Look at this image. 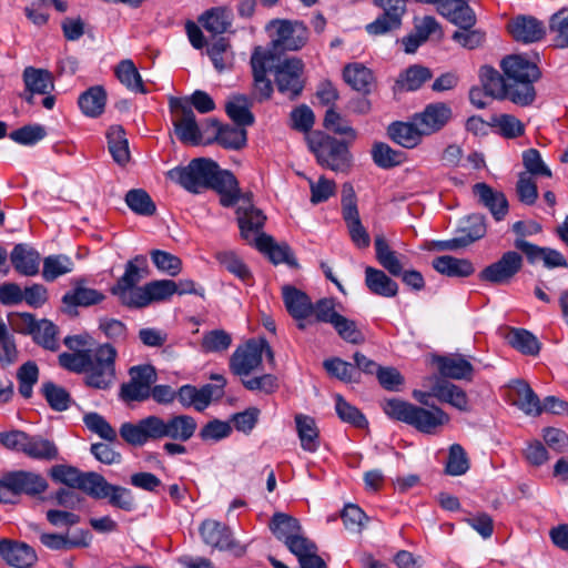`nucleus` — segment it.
<instances>
[{
  "label": "nucleus",
  "mask_w": 568,
  "mask_h": 568,
  "mask_svg": "<svg viewBox=\"0 0 568 568\" xmlns=\"http://www.w3.org/2000/svg\"><path fill=\"white\" fill-rule=\"evenodd\" d=\"M108 149L114 162L124 166L130 161L129 142L121 125H111L106 131Z\"/></svg>",
  "instance_id": "41"
},
{
  "label": "nucleus",
  "mask_w": 568,
  "mask_h": 568,
  "mask_svg": "<svg viewBox=\"0 0 568 568\" xmlns=\"http://www.w3.org/2000/svg\"><path fill=\"white\" fill-rule=\"evenodd\" d=\"M22 78L26 89L30 93V98L27 99L29 102L33 94H49L54 87L51 72L44 69L27 67Z\"/></svg>",
  "instance_id": "37"
},
{
  "label": "nucleus",
  "mask_w": 568,
  "mask_h": 568,
  "mask_svg": "<svg viewBox=\"0 0 568 568\" xmlns=\"http://www.w3.org/2000/svg\"><path fill=\"white\" fill-rule=\"evenodd\" d=\"M255 247L266 254L274 264L286 263L291 266H296L297 262L291 247L287 244H277L273 237L267 234H261L256 239Z\"/></svg>",
  "instance_id": "36"
},
{
  "label": "nucleus",
  "mask_w": 568,
  "mask_h": 568,
  "mask_svg": "<svg viewBox=\"0 0 568 568\" xmlns=\"http://www.w3.org/2000/svg\"><path fill=\"white\" fill-rule=\"evenodd\" d=\"M116 79L134 93H146L142 77L131 59L121 60L114 68Z\"/></svg>",
  "instance_id": "42"
},
{
  "label": "nucleus",
  "mask_w": 568,
  "mask_h": 568,
  "mask_svg": "<svg viewBox=\"0 0 568 568\" xmlns=\"http://www.w3.org/2000/svg\"><path fill=\"white\" fill-rule=\"evenodd\" d=\"M170 109L173 115L175 134L179 140L183 143L199 144L202 134L189 100L171 98Z\"/></svg>",
  "instance_id": "11"
},
{
  "label": "nucleus",
  "mask_w": 568,
  "mask_h": 568,
  "mask_svg": "<svg viewBox=\"0 0 568 568\" xmlns=\"http://www.w3.org/2000/svg\"><path fill=\"white\" fill-rule=\"evenodd\" d=\"M432 78V72L428 68L422 65L409 67L397 80L396 85L406 90H418L426 81Z\"/></svg>",
  "instance_id": "62"
},
{
  "label": "nucleus",
  "mask_w": 568,
  "mask_h": 568,
  "mask_svg": "<svg viewBox=\"0 0 568 568\" xmlns=\"http://www.w3.org/2000/svg\"><path fill=\"white\" fill-rule=\"evenodd\" d=\"M239 227L242 237L248 243L256 245V239L260 237L266 216L263 212L254 207L248 200H243L236 209Z\"/></svg>",
  "instance_id": "16"
},
{
  "label": "nucleus",
  "mask_w": 568,
  "mask_h": 568,
  "mask_svg": "<svg viewBox=\"0 0 568 568\" xmlns=\"http://www.w3.org/2000/svg\"><path fill=\"white\" fill-rule=\"evenodd\" d=\"M448 422V414L440 407L433 405L426 408L415 405L409 426L424 434H436Z\"/></svg>",
  "instance_id": "20"
},
{
  "label": "nucleus",
  "mask_w": 568,
  "mask_h": 568,
  "mask_svg": "<svg viewBox=\"0 0 568 568\" xmlns=\"http://www.w3.org/2000/svg\"><path fill=\"white\" fill-rule=\"evenodd\" d=\"M263 354L274 363V353L265 338H251L237 346L230 357V371L241 378L250 376L262 366Z\"/></svg>",
  "instance_id": "4"
},
{
  "label": "nucleus",
  "mask_w": 568,
  "mask_h": 568,
  "mask_svg": "<svg viewBox=\"0 0 568 568\" xmlns=\"http://www.w3.org/2000/svg\"><path fill=\"white\" fill-rule=\"evenodd\" d=\"M273 71L280 93L286 95L291 100H295L301 95L304 89V80L302 79L304 63L301 59L290 58L280 62L276 57Z\"/></svg>",
  "instance_id": "9"
},
{
  "label": "nucleus",
  "mask_w": 568,
  "mask_h": 568,
  "mask_svg": "<svg viewBox=\"0 0 568 568\" xmlns=\"http://www.w3.org/2000/svg\"><path fill=\"white\" fill-rule=\"evenodd\" d=\"M283 301L290 315L297 321L313 314V303L308 295L293 286L283 287Z\"/></svg>",
  "instance_id": "33"
},
{
  "label": "nucleus",
  "mask_w": 568,
  "mask_h": 568,
  "mask_svg": "<svg viewBox=\"0 0 568 568\" xmlns=\"http://www.w3.org/2000/svg\"><path fill=\"white\" fill-rule=\"evenodd\" d=\"M17 379L19 383V394L23 398H31L33 394V386L39 379L38 365L32 361H28L22 364L17 371Z\"/></svg>",
  "instance_id": "58"
},
{
  "label": "nucleus",
  "mask_w": 568,
  "mask_h": 568,
  "mask_svg": "<svg viewBox=\"0 0 568 568\" xmlns=\"http://www.w3.org/2000/svg\"><path fill=\"white\" fill-rule=\"evenodd\" d=\"M104 298L105 295L98 290L77 285L72 291H69L63 295L62 302L65 306L69 307H89L100 304L104 301Z\"/></svg>",
  "instance_id": "47"
},
{
  "label": "nucleus",
  "mask_w": 568,
  "mask_h": 568,
  "mask_svg": "<svg viewBox=\"0 0 568 568\" xmlns=\"http://www.w3.org/2000/svg\"><path fill=\"white\" fill-rule=\"evenodd\" d=\"M432 264L438 273L447 276L467 277L475 271L470 261L450 255L438 256Z\"/></svg>",
  "instance_id": "43"
},
{
  "label": "nucleus",
  "mask_w": 568,
  "mask_h": 568,
  "mask_svg": "<svg viewBox=\"0 0 568 568\" xmlns=\"http://www.w3.org/2000/svg\"><path fill=\"white\" fill-rule=\"evenodd\" d=\"M121 437L133 446H143L155 438L154 415L142 418L136 424L123 423L120 427Z\"/></svg>",
  "instance_id": "29"
},
{
  "label": "nucleus",
  "mask_w": 568,
  "mask_h": 568,
  "mask_svg": "<svg viewBox=\"0 0 568 568\" xmlns=\"http://www.w3.org/2000/svg\"><path fill=\"white\" fill-rule=\"evenodd\" d=\"M275 61L276 54L272 50L263 47H256L254 49L250 61L253 74L252 99L258 102L271 99L273 84L267 78V72L273 71Z\"/></svg>",
  "instance_id": "7"
},
{
  "label": "nucleus",
  "mask_w": 568,
  "mask_h": 568,
  "mask_svg": "<svg viewBox=\"0 0 568 568\" xmlns=\"http://www.w3.org/2000/svg\"><path fill=\"white\" fill-rule=\"evenodd\" d=\"M245 126L224 125L219 126L215 140L225 149L240 150L247 141Z\"/></svg>",
  "instance_id": "55"
},
{
  "label": "nucleus",
  "mask_w": 568,
  "mask_h": 568,
  "mask_svg": "<svg viewBox=\"0 0 568 568\" xmlns=\"http://www.w3.org/2000/svg\"><path fill=\"white\" fill-rule=\"evenodd\" d=\"M373 1L374 4L382 10V13L365 27L366 32L371 36H384L399 30L403 24V17L407 11L406 0Z\"/></svg>",
  "instance_id": "10"
},
{
  "label": "nucleus",
  "mask_w": 568,
  "mask_h": 568,
  "mask_svg": "<svg viewBox=\"0 0 568 568\" xmlns=\"http://www.w3.org/2000/svg\"><path fill=\"white\" fill-rule=\"evenodd\" d=\"M41 544L51 550H70L73 548H87L90 546L92 535L89 530L79 529L72 536L41 532L39 536Z\"/></svg>",
  "instance_id": "24"
},
{
  "label": "nucleus",
  "mask_w": 568,
  "mask_h": 568,
  "mask_svg": "<svg viewBox=\"0 0 568 568\" xmlns=\"http://www.w3.org/2000/svg\"><path fill=\"white\" fill-rule=\"evenodd\" d=\"M549 30L555 33L557 47L568 48V8H562L550 17Z\"/></svg>",
  "instance_id": "64"
},
{
  "label": "nucleus",
  "mask_w": 568,
  "mask_h": 568,
  "mask_svg": "<svg viewBox=\"0 0 568 568\" xmlns=\"http://www.w3.org/2000/svg\"><path fill=\"white\" fill-rule=\"evenodd\" d=\"M523 265L524 258L520 253L507 251L498 261L486 266L479 273V278L496 285L507 284L521 270Z\"/></svg>",
  "instance_id": "14"
},
{
  "label": "nucleus",
  "mask_w": 568,
  "mask_h": 568,
  "mask_svg": "<svg viewBox=\"0 0 568 568\" xmlns=\"http://www.w3.org/2000/svg\"><path fill=\"white\" fill-rule=\"evenodd\" d=\"M219 263L241 282L251 285L253 276L247 265L232 251H222L215 254Z\"/></svg>",
  "instance_id": "52"
},
{
  "label": "nucleus",
  "mask_w": 568,
  "mask_h": 568,
  "mask_svg": "<svg viewBox=\"0 0 568 568\" xmlns=\"http://www.w3.org/2000/svg\"><path fill=\"white\" fill-rule=\"evenodd\" d=\"M47 479L31 470L7 471L0 478V503L16 504L20 496L37 497L48 489Z\"/></svg>",
  "instance_id": "3"
},
{
  "label": "nucleus",
  "mask_w": 568,
  "mask_h": 568,
  "mask_svg": "<svg viewBox=\"0 0 568 568\" xmlns=\"http://www.w3.org/2000/svg\"><path fill=\"white\" fill-rule=\"evenodd\" d=\"M216 387L206 384L201 388L193 385H183L178 390V399L183 407H194L197 412H203L214 398Z\"/></svg>",
  "instance_id": "28"
},
{
  "label": "nucleus",
  "mask_w": 568,
  "mask_h": 568,
  "mask_svg": "<svg viewBox=\"0 0 568 568\" xmlns=\"http://www.w3.org/2000/svg\"><path fill=\"white\" fill-rule=\"evenodd\" d=\"M0 556L14 568H29L38 560L37 552L31 546L9 539L0 540Z\"/></svg>",
  "instance_id": "21"
},
{
  "label": "nucleus",
  "mask_w": 568,
  "mask_h": 568,
  "mask_svg": "<svg viewBox=\"0 0 568 568\" xmlns=\"http://www.w3.org/2000/svg\"><path fill=\"white\" fill-rule=\"evenodd\" d=\"M175 294V282L172 280H155L136 288L132 301L134 308H142L153 302H163Z\"/></svg>",
  "instance_id": "19"
},
{
  "label": "nucleus",
  "mask_w": 568,
  "mask_h": 568,
  "mask_svg": "<svg viewBox=\"0 0 568 568\" xmlns=\"http://www.w3.org/2000/svg\"><path fill=\"white\" fill-rule=\"evenodd\" d=\"M480 80L483 88L487 90L491 98L508 99L510 101L509 80L504 77L493 67L484 65L480 68Z\"/></svg>",
  "instance_id": "38"
},
{
  "label": "nucleus",
  "mask_w": 568,
  "mask_h": 568,
  "mask_svg": "<svg viewBox=\"0 0 568 568\" xmlns=\"http://www.w3.org/2000/svg\"><path fill=\"white\" fill-rule=\"evenodd\" d=\"M215 162L211 159L197 158L189 162L187 165H179L169 170L166 178L180 185L192 194H199L203 190H207L209 176H212V169Z\"/></svg>",
  "instance_id": "6"
},
{
  "label": "nucleus",
  "mask_w": 568,
  "mask_h": 568,
  "mask_svg": "<svg viewBox=\"0 0 568 568\" xmlns=\"http://www.w3.org/2000/svg\"><path fill=\"white\" fill-rule=\"evenodd\" d=\"M231 12L223 7L211 8L199 18V23L212 34L224 33L231 27Z\"/></svg>",
  "instance_id": "44"
},
{
  "label": "nucleus",
  "mask_w": 568,
  "mask_h": 568,
  "mask_svg": "<svg viewBox=\"0 0 568 568\" xmlns=\"http://www.w3.org/2000/svg\"><path fill=\"white\" fill-rule=\"evenodd\" d=\"M41 394L45 398L49 406L55 412H64L71 405V396L69 392L53 382L42 384Z\"/></svg>",
  "instance_id": "56"
},
{
  "label": "nucleus",
  "mask_w": 568,
  "mask_h": 568,
  "mask_svg": "<svg viewBox=\"0 0 568 568\" xmlns=\"http://www.w3.org/2000/svg\"><path fill=\"white\" fill-rule=\"evenodd\" d=\"M460 237L465 246L483 239L487 232L486 219L481 214H471L465 221L459 230Z\"/></svg>",
  "instance_id": "60"
},
{
  "label": "nucleus",
  "mask_w": 568,
  "mask_h": 568,
  "mask_svg": "<svg viewBox=\"0 0 568 568\" xmlns=\"http://www.w3.org/2000/svg\"><path fill=\"white\" fill-rule=\"evenodd\" d=\"M130 381L120 389L124 402H143L150 397L152 384L156 381V372L152 365H138L129 369Z\"/></svg>",
  "instance_id": "12"
},
{
  "label": "nucleus",
  "mask_w": 568,
  "mask_h": 568,
  "mask_svg": "<svg viewBox=\"0 0 568 568\" xmlns=\"http://www.w3.org/2000/svg\"><path fill=\"white\" fill-rule=\"evenodd\" d=\"M111 488L105 478L94 471L83 474L79 489L94 499H103L108 497V489Z\"/></svg>",
  "instance_id": "61"
},
{
  "label": "nucleus",
  "mask_w": 568,
  "mask_h": 568,
  "mask_svg": "<svg viewBox=\"0 0 568 568\" xmlns=\"http://www.w3.org/2000/svg\"><path fill=\"white\" fill-rule=\"evenodd\" d=\"M434 363L443 379L471 381L474 367L463 355L450 354L434 357Z\"/></svg>",
  "instance_id": "22"
},
{
  "label": "nucleus",
  "mask_w": 568,
  "mask_h": 568,
  "mask_svg": "<svg viewBox=\"0 0 568 568\" xmlns=\"http://www.w3.org/2000/svg\"><path fill=\"white\" fill-rule=\"evenodd\" d=\"M513 389L517 396L516 399H514V405H516L526 415L538 416L542 413L538 396L526 382H515Z\"/></svg>",
  "instance_id": "45"
},
{
  "label": "nucleus",
  "mask_w": 568,
  "mask_h": 568,
  "mask_svg": "<svg viewBox=\"0 0 568 568\" xmlns=\"http://www.w3.org/2000/svg\"><path fill=\"white\" fill-rule=\"evenodd\" d=\"M473 192L478 197L479 203L490 212L496 221H503L506 217L509 204L503 192L495 191L484 182L476 183L473 186Z\"/></svg>",
  "instance_id": "23"
},
{
  "label": "nucleus",
  "mask_w": 568,
  "mask_h": 568,
  "mask_svg": "<svg viewBox=\"0 0 568 568\" xmlns=\"http://www.w3.org/2000/svg\"><path fill=\"white\" fill-rule=\"evenodd\" d=\"M253 106V99L244 95H233L225 105L226 114L239 126H250L254 123L255 119L251 109Z\"/></svg>",
  "instance_id": "40"
},
{
  "label": "nucleus",
  "mask_w": 568,
  "mask_h": 568,
  "mask_svg": "<svg viewBox=\"0 0 568 568\" xmlns=\"http://www.w3.org/2000/svg\"><path fill=\"white\" fill-rule=\"evenodd\" d=\"M491 125L506 139H516L525 133V124L511 114L493 116Z\"/></svg>",
  "instance_id": "63"
},
{
  "label": "nucleus",
  "mask_w": 568,
  "mask_h": 568,
  "mask_svg": "<svg viewBox=\"0 0 568 568\" xmlns=\"http://www.w3.org/2000/svg\"><path fill=\"white\" fill-rule=\"evenodd\" d=\"M365 285L372 294L382 297H395L398 293V284L384 271L373 266L365 268Z\"/></svg>",
  "instance_id": "32"
},
{
  "label": "nucleus",
  "mask_w": 568,
  "mask_h": 568,
  "mask_svg": "<svg viewBox=\"0 0 568 568\" xmlns=\"http://www.w3.org/2000/svg\"><path fill=\"white\" fill-rule=\"evenodd\" d=\"M372 158L377 166L389 169L403 163L405 154L402 151L392 149L386 143L377 142L373 145Z\"/></svg>",
  "instance_id": "59"
},
{
  "label": "nucleus",
  "mask_w": 568,
  "mask_h": 568,
  "mask_svg": "<svg viewBox=\"0 0 568 568\" xmlns=\"http://www.w3.org/2000/svg\"><path fill=\"white\" fill-rule=\"evenodd\" d=\"M148 275L149 265L146 256L136 255L126 262L124 273L111 288V293L118 296L123 305L132 307V301L136 300L134 296L139 287L136 285Z\"/></svg>",
  "instance_id": "8"
},
{
  "label": "nucleus",
  "mask_w": 568,
  "mask_h": 568,
  "mask_svg": "<svg viewBox=\"0 0 568 568\" xmlns=\"http://www.w3.org/2000/svg\"><path fill=\"white\" fill-rule=\"evenodd\" d=\"M453 112L448 104L436 102L414 115V121L420 125L425 135H430L442 130L452 119Z\"/></svg>",
  "instance_id": "17"
},
{
  "label": "nucleus",
  "mask_w": 568,
  "mask_h": 568,
  "mask_svg": "<svg viewBox=\"0 0 568 568\" xmlns=\"http://www.w3.org/2000/svg\"><path fill=\"white\" fill-rule=\"evenodd\" d=\"M270 528L275 537L285 544L302 531L297 519L282 513L273 516Z\"/></svg>",
  "instance_id": "53"
},
{
  "label": "nucleus",
  "mask_w": 568,
  "mask_h": 568,
  "mask_svg": "<svg viewBox=\"0 0 568 568\" xmlns=\"http://www.w3.org/2000/svg\"><path fill=\"white\" fill-rule=\"evenodd\" d=\"M508 343L523 354L535 356L540 351L537 337L525 328H513L508 336Z\"/></svg>",
  "instance_id": "54"
},
{
  "label": "nucleus",
  "mask_w": 568,
  "mask_h": 568,
  "mask_svg": "<svg viewBox=\"0 0 568 568\" xmlns=\"http://www.w3.org/2000/svg\"><path fill=\"white\" fill-rule=\"evenodd\" d=\"M155 438H170L174 442L184 443L190 440L196 429L197 423L190 415H173L164 419L154 415Z\"/></svg>",
  "instance_id": "13"
},
{
  "label": "nucleus",
  "mask_w": 568,
  "mask_h": 568,
  "mask_svg": "<svg viewBox=\"0 0 568 568\" xmlns=\"http://www.w3.org/2000/svg\"><path fill=\"white\" fill-rule=\"evenodd\" d=\"M203 541L220 550H227L233 547V539L230 529L215 520H205L200 527Z\"/></svg>",
  "instance_id": "34"
},
{
  "label": "nucleus",
  "mask_w": 568,
  "mask_h": 568,
  "mask_svg": "<svg viewBox=\"0 0 568 568\" xmlns=\"http://www.w3.org/2000/svg\"><path fill=\"white\" fill-rule=\"evenodd\" d=\"M500 67L509 80L510 101L519 106H528L536 99L537 82L541 72L537 64L524 55H508L501 60Z\"/></svg>",
  "instance_id": "1"
},
{
  "label": "nucleus",
  "mask_w": 568,
  "mask_h": 568,
  "mask_svg": "<svg viewBox=\"0 0 568 568\" xmlns=\"http://www.w3.org/2000/svg\"><path fill=\"white\" fill-rule=\"evenodd\" d=\"M374 246L378 264L390 275L399 276L404 270V264L402 262L404 255L394 251L382 234L375 236Z\"/></svg>",
  "instance_id": "30"
},
{
  "label": "nucleus",
  "mask_w": 568,
  "mask_h": 568,
  "mask_svg": "<svg viewBox=\"0 0 568 568\" xmlns=\"http://www.w3.org/2000/svg\"><path fill=\"white\" fill-rule=\"evenodd\" d=\"M14 270L23 276H34L39 273L40 253L28 244H17L10 254Z\"/></svg>",
  "instance_id": "27"
},
{
  "label": "nucleus",
  "mask_w": 568,
  "mask_h": 568,
  "mask_svg": "<svg viewBox=\"0 0 568 568\" xmlns=\"http://www.w3.org/2000/svg\"><path fill=\"white\" fill-rule=\"evenodd\" d=\"M508 30L516 41L523 43L540 41L546 34L544 23L531 16L516 17L509 22Z\"/></svg>",
  "instance_id": "25"
},
{
  "label": "nucleus",
  "mask_w": 568,
  "mask_h": 568,
  "mask_svg": "<svg viewBox=\"0 0 568 568\" xmlns=\"http://www.w3.org/2000/svg\"><path fill=\"white\" fill-rule=\"evenodd\" d=\"M23 454L37 460H54L59 456V449L52 440L29 435Z\"/></svg>",
  "instance_id": "49"
},
{
  "label": "nucleus",
  "mask_w": 568,
  "mask_h": 568,
  "mask_svg": "<svg viewBox=\"0 0 568 568\" xmlns=\"http://www.w3.org/2000/svg\"><path fill=\"white\" fill-rule=\"evenodd\" d=\"M116 349L111 344H102L92 351L84 373L85 384L95 389H108L115 379Z\"/></svg>",
  "instance_id": "5"
},
{
  "label": "nucleus",
  "mask_w": 568,
  "mask_h": 568,
  "mask_svg": "<svg viewBox=\"0 0 568 568\" xmlns=\"http://www.w3.org/2000/svg\"><path fill=\"white\" fill-rule=\"evenodd\" d=\"M294 420L301 447L310 453L316 452L320 447V430L315 419L305 414H296Z\"/></svg>",
  "instance_id": "39"
},
{
  "label": "nucleus",
  "mask_w": 568,
  "mask_h": 568,
  "mask_svg": "<svg viewBox=\"0 0 568 568\" xmlns=\"http://www.w3.org/2000/svg\"><path fill=\"white\" fill-rule=\"evenodd\" d=\"M307 144L317 163L335 172H346L352 165V155L345 142L321 131L307 135Z\"/></svg>",
  "instance_id": "2"
},
{
  "label": "nucleus",
  "mask_w": 568,
  "mask_h": 568,
  "mask_svg": "<svg viewBox=\"0 0 568 568\" xmlns=\"http://www.w3.org/2000/svg\"><path fill=\"white\" fill-rule=\"evenodd\" d=\"M307 40L308 30L303 22L281 21L271 50L275 54V51H296L303 48Z\"/></svg>",
  "instance_id": "15"
},
{
  "label": "nucleus",
  "mask_w": 568,
  "mask_h": 568,
  "mask_svg": "<svg viewBox=\"0 0 568 568\" xmlns=\"http://www.w3.org/2000/svg\"><path fill=\"white\" fill-rule=\"evenodd\" d=\"M207 54L213 62L214 68L222 72L232 67L233 52L230 42L225 38L215 40L209 48Z\"/></svg>",
  "instance_id": "57"
},
{
  "label": "nucleus",
  "mask_w": 568,
  "mask_h": 568,
  "mask_svg": "<svg viewBox=\"0 0 568 568\" xmlns=\"http://www.w3.org/2000/svg\"><path fill=\"white\" fill-rule=\"evenodd\" d=\"M106 93L100 85L92 87L79 98V106L85 115L95 118L100 115L105 106Z\"/></svg>",
  "instance_id": "50"
},
{
  "label": "nucleus",
  "mask_w": 568,
  "mask_h": 568,
  "mask_svg": "<svg viewBox=\"0 0 568 568\" xmlns=\"http://www.w3.org/2000/svg\"><path fill=\"white\" fill-rule=\"evenodd\" d=\"M343 75L354 90L369 93L374 77L368 68L359 63L348 64L344 68Z\"/></svg>",
  "instance_id": "51"
},
{
  "label": "nucleus",
  "mask_w": 568,
  "mask_h": 568,
  "mask_svg": "<svg viewBox=\"0 0 568 568\" xmlns=\"http://www.w3.org/2000/svg\"><path fill=\"white\" fill-rule=\"evenodd\" d=\"M212 172V176H209L207 189H212L220 194V202L223 206H233L239 201L240 192L234 174L220 169L216 162Z\"/></svg>",
  "instance_id": "18"
},
{
  "label": "nucleus",
  "mask_w": 568,
  "mask_h": 568,
  "mask_svg": "<svg viewBox=\"0 0 568 568\" xmlns=\"http://www.w3.org/2000/svg\"><path fill=\"white\" fill-rule=\"evenodd\" d=\"M74 270V263L70 256L53 254L44 257L42 277L45 282H53L60 276L67 275Z\"/></svg>",
  "instance_id": "48"
},
{
  "label": "nucleus",
  "mask_w": 568,
  "mask_h": 568,
  "mask_svg": "<svg viewBox=\"0 0 568 568\" xmlns=\"http://www.w3.org/2000/svg\"><path fill=\"white\" fill-rule=\"evenodd\" d=\"M33 331V342L42 348L57 352L60 348L59 327L50 320H39Z\"/></svg>",
  "instance_id": "46"
},
{
  "label": "nucleus",
  "mask_w": 568,
  "mask_h": 568,
  "mask_svg": "<svg viewBox=\"0 0 568 568\" xmlns=\"http://www.w3.org/2000/svg\"><path fill=\"white\" fill-rule=\"evenodd\" d=\"M433 394L440 403L448 404L462 412L469 410L467 393L462 387L447 379H436L433 385Z\"/></svg>",
  "instance_id": "26"
},
{
  "label": "nucleus",
  "mask_w": 568,
  "mask_h": 568,
  "mask_svg": "<svg viewBox=\"0 0 568 568\" xmlns=\"http://www.w3.org/2000/svg\"><path fill=\"white\" fill-rule=\"evenodd\" d=\"M467 2L468 0H444L438 10L460 29L471 28L476 19Z\"/></svg>",
  "instance_id": "35"
},
{
  "label": "nucleus",
  "mask_w": 568,
  "mask_h": 568,
  "mask_svg": "<svg viewBox=\"0 0 568 568\" xmlns=\"http://www.w3.org/2000/svg\"><path fill=\"white\" fill-rule=\"evenodd\" d=\"M387 133L389 138L406 149L417 146L425 134L422 132L419 124L412 119V122H394L388 126Z\"/></svg>",
  "instance_id": "31"
}]
</instances>
